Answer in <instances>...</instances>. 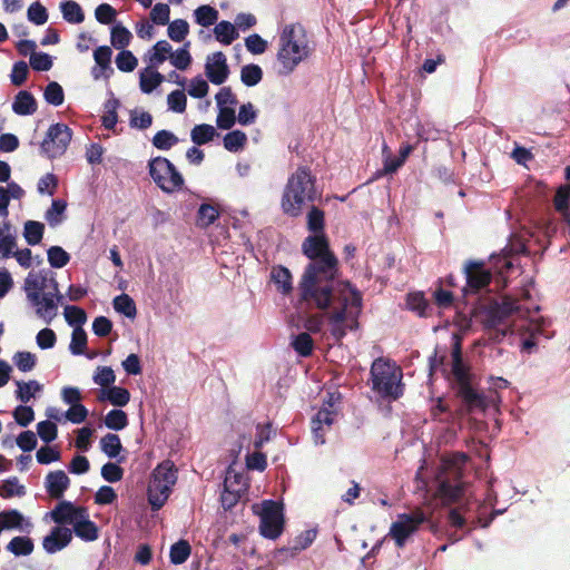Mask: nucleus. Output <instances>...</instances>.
I'll list each match as a JSON object with an SVG mask.
<instances>
[{
	"instance_id": "16",
	"label": "nucleus",
	"mask_w": 570,
	"mask_h": 570,
	"mask_svg": "<svg viewBox=\"0 0 570 570\" xmlns=\"http://www.w3.org/2000/svg\"><path fill=\"white\" fill-rule=\"evenodd\" d=\"M466 286L470 292L476 293L489 286L492 279V273L485 268L483 262L470 261L464 267Z\"/></svg>"
},
{
	"instance_id": "24",
	"label": "nucleus",
	"mask_w": 570,
	"mask_h": 570,
	"mask_svg": "<svg viewBox=\"0 0 570 570\" xmlns=\"http://www.w3.org/2000/svg\"><path fill=\"white\" fill-rule=\"evenodd\" d=\"M570 185H561L554 195L553 205L563 220L570 226Z\"/></svg>"
},
{
	"instance_id": "39",
	"label": "nucleus",
	"mask_w": 570,
	"mask_h": 570,
	"mask_svg": "<svg viewBox=\"0 0 570 570\" xmlns=\"http://www.w3.org/2000/svg\"><path fill=\"white\" fill-rule=\"evenodd\" d=\"M0 523L4 530H20L24 529V518L17 510L3 511L0 513Z\"/></svg>"
},
{
	"instance_id": "54",
	"label": "nucleus",
	"mask_w": 570,
	"mask_h": 570,
	"mask_svg": "<svg viewBox=\"0 0 570 570\" xmlns=\"http://www.w3.org/2000/svg\"><path fill=\"white\" fill-rule=\"evenodd\" d=\"M61 460V450L59 445H42L38 449V464H50Z\"/></svg>"
},
{
	"instance_id": "60",
	"label": "nucleus",
	"mask_w": 570,
	"mask_h": 570,
	"mask_svg": "<svg viewBox=\"0 0 570 570\" xmlns=\"http://www.w3.org/2000/svg\"><path fill=\"white\" fill-rule=\"evenodd\" d=\"M219 216V212L216 207L209 204H202L198 209V225L207 227L212 225Z\"/></svg>"
},
{
	"instance_id": "52",
	"label": "nucleus",
	"mask_w": 570,
	"mask_h": 570,
	"mask_svg": "<svg viewBox=\"0 0 570 570\" xmlns=\"http://www.w3.org/2000/svg\"><path fill=\"white\" fill-rule=\"evenodd\" d=\"M26 494L24 485L19 483L17 478H10L0 487V495L4 499H10L13 497H23Z\"/></svg>"
},
{
	"instance_id": "5",
	"label": "nucleus",
	"mask_w": 570,
	"mask_h": 570,
	"mask_svg": "<svg viewBox=\"0 0 570 570\" xmlns=\"http://www.w3.org/2000/svg\"><path fill=\"white\" fill-rule=\"evenodd\" d=\"M316 197L315 178L308 167L302 166L288 178L282 195L281 207L285 215L298 217L304 205L313 203Z\"/></svg>"
},
{
	"instance_id": "44",
	"label": "nucleus",
	"mask_w": 570,
	"mask_h": 570,
	"mask_svg": "<svg viewBox=\"0 0 570 570\" xmlns=\"http://www.w3.org/2000/svg\"><path fill=\"white\" fill-rule=\"evenodd\" d=\"M114 308L116 312L132 318L137 314V308L134 299L128 294H120L114 298Z\"/></svg>"
},
{
	"instance_id": "41",
	"label": "nucleus",
	"mask_w": 570,
	"mask_h": 570,
	"mask_svg": "<svg viewBox=\"0 0 570 570\" xmlns=\"http://www.w3.org/2000/svg\"><path fill=\"white\" fill-rule=\"evenodd\" d=\"M67 203L62 199H53L51 207L46 212L45 218L51 227L58 226L65 218Z\"/></svg>"
},
{
	"instance_id": "18",
	"label": "nucleus",
	"mask_w": 570,
	"mask_h": 570,
	"mask_svg": "<svg viewBox=\"0 0 570 570\" xmlns=\"http://www.w3.org/2000/svg\"><path fill=\"white\" fill-rule=\"evenodd\" d=\"M72 541V530L68 527L56 525L50 533L42 540V547L46 552L53 554L70 544Z\"/></svg>"
},
{
	"instance_id": "53",
	"label": "nucleus",
	"mask_w": 570,
	"mask_h": 570,
	"mask_svg": "<svg viewBox=\"0 0 570 570\" xmlns=\"http://www.w3.org/2000/svg\"><path fill=\"white\" fill-rule=\"evenodd\" d=\"M87 348V333L82 327H75L69 350L73 355H82Z\"/></svg>"
},
{
	"instance_id": "31",
	"label": "nucleus",
	"mask_w": 570,
	"mask_h": 570,
	"mask_svg": "<svg viewBox=\"0 0 570 570\" xmlns=\"http://www.w3.org/2000/svg\"><path fill=\"white\" fill-rule=\"evenodd\" d=\"M165 80V77L158 72L157 70H151L150 68H146L140 72L139 77V86L140 90L145 94L153 92L161 82Z\"/></svg>"
},
{
	"instance_id": "23",
	"label": "nucleus",
	"mask_w": 570,
	"mask_h": 570,
	"mask_svg": "<svg viewBox=\"0 0 570 570\" xmlns=\"http://www.w3.org/2000/svg\"><path fill=\"white\" fill-rule=\"evenodd\" d=\"M71 530L72 534L75 533L76 537L86 542H92L99 537V528L90 520L88 510L86 514H83V518H80L76 524H73Z\"/></svg>"
},
{
	"instance_id": "10",
	"label": "nucleus",
	"mask_w": 570,
	"mask_h": 570,
	"mask_svg": "<svg viewBox=\"0 0 570 570\" xmlns=\"http://www.w3.org/2000/svg\"><path fill=\"white\" fill-rule=\"evenodd\" d=\"M72 137L71 129L61 122L51 125L40 144L41 151L49 158H56L65 154Z\"/></svg>"
},
{
	"instance_id": "36",
	"label": "nucleus",
	"mask_w": 570,
	"mask_h": 570,
	"mask_svg": "<svg viewBox=\"0 0 570 570\" xmlns=\"http://www.w3.org/2000/svg\"><path fill=\"white\" fill-rule=\"evenodd\" d=\"M216 135V129L208 124L196 125L190 131L191 141L198 146L212 141Z\"/></svg>"
},
{
	"instance_id": "21",
	"label": "nucleus",
	"mask_w": 570,
	"mask_h": 570,
	"mask_svg": "<svg viewBox=\"0 0 570 570\" xmlns=\"http://www.w3.org/2000/svg\"><path fill=\"white\" fill-rule=\"evenodd\" d=\"M171 487L160 482L159 480L153 478L150 479L147 489V495L148 502L154 511H157L164 507L171 493Z\"/></svg>"
},
{
	"instance_id": "47",
	"label": "nucleus",
	"mask_w": 570,
	"mask_h": 570,
	"mask_svg": "<svg viewBox=\"0 0 570 570\" xmlns=\"http://www.w3.org/2000/svg\"><path fill=\"white\" fill-rule=\"evenodd\" d=\"M43 98L49 105L55 107L61 106L65 101L62 87L57 81L49 82L43 89Z\"/></svg>"
},
{
	"instance_id": "50",
	"label": "nucleus",
	"mask_w": 570,
	"mask_h": 570,
	"mask_svg": "<svg viewBox=\"0 0 570 570\" xmlns=\"http://www.w3.org/2000/svg\"><path fill=\"white\" fill-rule=\"evenodd\" d=\"M119 105H120V102L116 98L109 99L105 104L106 112L101 117V124L106 129L111 130L116 127V125L118 122L117 109H118Z\"/></svg>"
},
{
	"instance_id": "8",
	"label": "nucleus",
	"mask_w": 570,
	"mask_h": 570,
	"mask_svg": "<svg viewBox=\"0 0 570 570\" xmlns=\"http://www.w3.org/2000/svg\"><path fill=\"white\" fill-rule=\"evenodd\" d=\"M149 175L155 184L165 193L179 190L184 185L181 174L174 164L165 157H155L149 160Z\"/></svg>"
},
{
	"instance_id": "46",
	"label": "nucleus",
	"mask_w": 570,
	"mask_h": 570,
	"mask_svg": "<svg viewBox=\"0 0 570 570\" xmlns=\"http://www.w3.org/2000/svg\"><path fill=\"white\" fill-rule=\"evenodd\" d=\"M246 142V134L238 129L227 132L224 137V147L230 153H237L243 149Z\"/></svg>"
},
{
	"instance_id": "40",
	"label": "nucleus",
	"mask_w": 570,
	"mask_h": 570,
	"mask_svg": "<svg viewBox=\"0 0 570 570\" xmlns=\"http://www.w3.org/2000/svg\"><path fill=\"white\" fill-rule=\"evenodd\" d=\"M191 553L188 541L179 540L170 547L169 559L173 564H181L187 561Z\"/></svg>"
},
{
	"instance_id": "49",
	"label": "nucleus",
	"mask_w": 570,
	"mask_h": 570,
	"mask_svg": "<svg viewBox=\"0 0 570 570\" xmlns=\"http://www.w3.org/2000/svg\"><path fill=\"white\" fill-rule=\"evenodd\" d=\"M14 556H28L33 551V542L30 538L14 537L7 546Z\"/></svg>"
},
{
	"instance_id": "29",
	"label": "nucleus",
	"mask_w": 570,
	"mask_h": 570,
	"mask_svg": "<svg viewBox=\"0 0 570 570\" xmlns=\"http://www.w3.org/2000/svg\"><path fill=\"white\" fill-rule=\"evenodd\" d=\"M271 278L275 283L277 291L282 294H289L293 289L292 274L288 268L278 265L272 268Z\"/></svg>"
},
{
	"instance_id": "9",
	"label": "nucleus",
	"mask_w": 570,
	"mask_h": 570,
	"mask_svg": "<svg viewBox=\"0 0 570 570\" xmlns=\"http://www.w3.org/2000/svg\"><path fill=\"white\" fill-rule=\"evenodd\" d=\"M259 518V533L264 538L276 540L282 535L285 525L283 503L274 500H264Z\"/></svg>"
},
{
	"instance_id": "17",
	"label": "nucleus",
	"mask_w": 570,
	"mask_h": 570,
	"mask_svg": "<svg viewBox=\"0 0 570 570\" xmlns=\"http://www.w3.org/2000/svg\"><path fill=\"white\" fill-rule=\"evenodd\" d=\"M205 72L212 83H224L229 75L226 56L222 51H216L209 56L205 65Z\"/></svg>"
},
{
	"instance_id": "45",
	"label": "nucleus",
	"mask_w": 570,
	"mask_h": 570,
	"mask_svg": "<svg viewBox=\"0 0 570 570\" xmlns=\"http://www.w3.org/2000/svg\"><path fill=\"white\" fill-rule=\"evenodd\" d=\"M263 79V70L258 65L249 63L242 68L240 80L247 87H254Z\"/></svg>"
},
{
	"instance_id": "58",
	"label": "nucleus",
	"mask_w": 570,
	"mask_h": 570,
	"mask_svg": "<svg viewBox=\"0 0 570 570\" xmlns=\"http://www.w3.org/2000/svg\"><path fill=\"white\" fill-rule=\"evenodd\" d=\"M178 142V138L168 130H159L153 138V145L160 150H168Z\"/></svg>"
},
{
	"instance_id": "25",
	"label": "nucleus",
	"mask_w": 570,
	"mask_h": 570,
	"mask_svg": "<svg viewBox=\"0 0 570 570\" xmlns=\"http://www.w3.org/2000/svg\"><path fill=\"white\" fill-rule=\"evenodd\" d=\"M245 489L233 488L232 475L228 473L224 481V491L220 495V502L224 510L233 509L242 498Z\"/></svg>"
},
{
	"instance_id": "28",
	"label": "nucleus",
	"mask_w": 570,
	"mask_h": 570,
	"mask_svg": "<svg viewBox=\"0 0 570 570\" xmlns=\"http://www.w3.org/2000/svg\"><path fill=\"white\" fill-rule=\"evenodd\" d=\"M151 478L173 488L177 481V469L171 461H163L153 471Z\"/></svg>"
},
{
	"instance_id": "35",
	"label": "nucleus",
	"mask_w": 570,
	"mask_h": 570,
	"mask_svg": "<svg viewBox=\"0 0 570 570\" xmlns=\"http://www.w3.org/2000/svg\"><path fill=\"white\" fill-rule=\"evenodd\" d=\"M307 229L313 234H325V213L316 206H312L306 216Z\"/></svg>"
},
{
	"instance_id": "55",
	"label": "nucleus",
	"mask_w": 570,
	"mask_h": 570,
	"mask_svg": "<svg viewBox=\"0 0 570 570\" xmlns=\"http://www.w3.org/2000/svg\"><path fill=\"white\" fill-rule=\"evenodd\" d=\"M47 255L48 262L53 268H62L70 261V255L60 246H51L47 250Z\"/></svg>"
},
{
	"instance_id": "15",
	"label": "nucleus",
	"mask_w": 570,
	"mask_h": 570,
	"mask_svg": "<svg viewBox=\"0 0 570 570\" xmlns=\"http://www.w3.org/2000/svg\"><path fill=\"white\" fill-rule=\"evenodd\" d=\"M316 533L312 530H306L288 542L287 546L276 549L273 553V559L278 563H284L287 560L295 558L301 551L308 548L314 541Z\"/></svg>"
},
{
	"instance_id": "4",
	"label": "nucleus",
	"mask_w": 570,
	"mask_h": 570,
	"mask_svg": "<svg viewBox=\"0 0 570 570\" xmlns=\"http://www.w3.org/2000/svg\"><path fill=\"white\" fill-rule=\"evenodd\" d=\"M362 303V293L350 282H342L331 288L328 305L317 307L323 311L333 308L328 314V321L332 324L331 334L336 342H341L346 335L344 323L347 321V307L351 306L352 309L356 308L361 312Z\"/></svg>"
},
{
	"instance_id": "14",
	"label": "nucleus",
	"mask_w": 570,
	"mask_h": 570,
	"mask_svg": "<svg viewBox=\"0 0 570 570\" xmlns=\"http://www.w3.org/2000/svg\"><path fill=\"white\" fill-rule=\"evenodd\" d=\"M332 400L333 395L330 396V400L312 419V432L317 444H323L325 442V429H330L337 416V411L333 409L334 403Z\"/></svg>"
},
{
	"instance_id": "20",
	"label": "nucleus",
	"mask_w": 570,
	"mask_h": 570,
	"mask_svg": "<svg viewBox=\"0 0 570 570\" xmlns=\"http://www.w3.org/2000/svg\"><path fill=\"white\" fill-rule=\"evenodd\" d=\"M112 50L109 46H100L94 51L96 66L91 69V76L95 80L100 78L109 79L114 73L111 67Z\"/></svg>"
},
{
	"instance_id": "22",
	"label": "nucleus",
	"mask_w": 570,
	"mask_h": 570,
	"mask_svg": "<svg viewBox=\"0 0 570 570\" xmlns=\"http://www.w3.org/2000/svg\"><path fill=\"white\" fill-rule=\"evenodd\" d=\"M454 382L458 386L471 383L470 368L463 363L460 344H455L452 351V370Z\"/></svg>"
},
{
	"instance_id": "33",
	"label": "nucleus",
	"mask_w": 570,
	"mask_h": 570,
	"mask_svg": "<svg viewBox=\"0 0 570 570\" xmlns=\"http://www.w3.org/2000/svg\"><path fill=\"white\" fill-rule=\"evenodd\" d=\"M218 14V11L208 4L199 6L194 11L196 23L206 28L217 23Z\"/></svg>"
},
{
	"instance_id": "2",
	"label": "nucleus",
	"mask_w": 570,
	"mask_h": 570,
	"mask_svg": "<svg viewBox=\"0 0 570 570\" xmlns=\"http://www.w3.org/2000/svg\"><path fill=\"white\" fill-rule=\"evenodd\" d=\"M468 460L464 452H454L442 458L436 474V493L443 504L456 503L464 497L466 482L463 481V475Z\"/></svg>"
},
{
	"instance_id": "61",
	"label": "nucleus",
	"mask_w": 570,
	"mask_h": 570,
	"mask_svg": "<svg viewBox=\"0 0 570 570\" xmlns=\"http://www.w3.org/2000/svg\"><path fill=\"white\" fill-rule=\"evenodd\" d=\"M57 436L58 428L55 422L49 420L38 422V438H40L45 443L55 441Z\"/></svg>"
},
{
	"instance_id": "3",
	"label": "nucleus",
	"mask_w": 570,
	"mask_h": 570,
	"mask_svg": "<svg viewBox=\"0 0 570 570\" xmlns=\"http://www.w3.org/2000/svg\"><path fill=\"white\" fill-rule=\"evenodd\" d=\"M311 47L305 28L301 23L286 24L279 35L277 61L278 73L288 76L311 55Z\"/></svg>"
},
{
	"instance_id": "37",
	"label": "nucleus",
	"mask_w": 570,
	"mask_h": 570,
	"mask_svg": "<svg viewBox=\"0 0 570 570\" xmlns=\"http://www.w3.org/2000/svg\"><path fill=\"white\" fill-rule=\"evenodd\" d=\"M12 109L17 115H30L35 110L33 96L28 91H20L12 104Z\"/></svg>"
},
{
	"instance_id": "43",
	"label": "nucleus",
	"mask_w": 570,
	"mask_h": 570,
	"mask_svg": "<svg viewBox=\"0 0 570 570\" xmlns=\"http://www.w3.org/2000/svg\"><path fill=\"white\" fill-rule=\"evenodd\" d=\"M16 246L14 237L10 233V225H0V258H7L12 254Z\"/></svg>"
},
{
	"instance_id": "63",
	"label": "nucleus",
	"mask_w": 570,
	"mask_h": 570,
	"mask_svg": "<svg viewBox=\"0 0 570 570\" xmlns=\"http://www.w3.org/2000/svg\"><path fill=\"white\" fill-rule=\"evenodd\" d=\"M218 108H234L238 104L230 87H223L215 96Z\"/></svg>"
},
{
	"instance_id": "27",
	"label": "nucleus",
	"mask_w": 570,
	"mask_h": 570,
	"mask_svg": "<svg viewBox=\"0 0 570 570\" xmlns=\"http://www.w3.org/2000/svg\"><path fill=\"white\" fill-rule=\"evenodd\" d=\"M98 400L109 401L112 405L122 407L130 401V393L127 389L120 386H110L108 390H101Z\"/></svg>"
},
{
	"instance_id": "48",
	"label": "nucleus",
	"mask_w": 570,
	"mask_h": 570,
	"mask_svg": "<svg viewBox=\"0 0 570 570\" xmlns=\"http://www.w3.org/2000/svg\"><path fill=\"white\" fill-rule=\"evenodd\" d=\"M105 424L110 430L120 431L128 425V416L125 411L115 409L105 416Z\"/></svg>"
},
{
	"instance_id": "34",
	"label": "nucleus",
	"mask_w": 570,
	"mask_h": 570,
	"mask_svg": "<svg viewBox=\"0 0 570 570\" xmlns=\"http://www.w3.org/2000/svg\"><path fill=\"white\" fill-rule=\"evenodd\" d=\"M63 19L69 23H81L85 20V13L81 6L72 0H68L60 6Z\"/></svg>"
},
{
	"instance_id": "13",
	"label": "nucleus",
	"mask_w": 570,
	"mask_h": 570,
	"mask_svg": "<svg viewBox=\"0 0 570 570\" xmlns=\"http://www.w3.org/2000/svg\"><path fill=\"white\" fill-rule=\"evenodd\" d=\"M88 509L82 505H76L71 501L62 500L57 503V505L45 515V520L50 518L59 527L72 525L76 522L83 518L86 511Z\"/></svg>"
},
{
	"instance_id": "56",
	"label": "nucleus",
	"mask_w": 570,
	"mask_h": 570,
	"mask_svg": "<svg viewBox=\"0 0 570 570\" xmlns=\"http://www.w3.org/2000/svg\"><path fill=\"white\" fill-rule=\"evenodd\" d=\"M116 66L122 72H131L136 69L138 65V59L135 55L129 50H120V52L116 56Z\"/></svg>"
},
{
	"instance_id": "26",
	"label": "nucleus",
	"mask_w": 570,
	"mask_h": 570,
	"mask_svg": "<svg viewBox=\"0 0 570 570\" xmlns=\"http://www.w3.org/2000/svg\"><path fill=\"white\" fill-rule=\"evenodd\" d=\"M458 396L463 401V403L471 409H484L485 401L484 396L476 392L472 384H465L463 386H458L456 389Z\"/></svg>"
},
{
	"instance_id": "62",
	"label": "nucleus",
	"mask_w": 570,
	"mask_h": 570,
	"mask_svg": "<svg viewBox=\"0 0 570 570\" xmlns=\"http://www.w3.org/2000/svg\"><path fill=\"white\" fill-rule=\"evenodd\" d=\"M407 305L410 309L416 312L420 316H428V309L430 308V304L424 298L423 294H410L407 297Z\"/></svg>"
},
{
	"instance_id": "7",
	"label": "nucleus",
	"mask_w": 570,
	"mask_h": 570,
	"mask_svg": "<svg viewBox=\"0 0 570 570\" xmlns=\"http://www.w3.org/2000/svg\"><path fill=\"white\" fill-rule=\"evenodd\" d=\"M372 390L383 399L397 400L403 395L402 371L394 362L377 357L371 365Z\"/></svg>"
},
{
	"instance_id": "64",
	"label": "nucleus",
	"mask_w": 570,
	"mask_h": 570,
	"mask_svg": "<svg viewBox=\"0 0 570 570\" xmlns=\"http://www.w3.org/2000/svg\"><path fill=\"white\" fill-rule=\"evenodd\" d=\"M116 381V375L110 366H99L94 375V382L101 387H109Z\"/></svg>"
},
{
	"instance_id": "12",
	"label": "nucleus",
	"mask_w": 570,
	"mask_h": 570,
	"mask_svg": "<svg viewBox=\"0 0 570 570\" xmlns=\"http://www.w3.org/2000/svg\"><path fill=\"white\" fill-rule=\"evenodd\" d=\"M425 521L422 511L399 514L397 520L391 524L389 535L395 541L397 548H403L406 540L417 531Z\"/></svg>"
},
{
	"instance_id": "57",
	"label": "nucleus",
	"mask_w": 570,
	"mask_h": 570,
	"mask_svg": "<svg viewBox=\"0 0 570 570\" xmlns=\"http://www.w3.org/2000/svg\"><path fill=\"white\" fill-rule=\"evenodd\" d=\"M168 37L176 42L183 41L189 32V24L184 19H176L168 24Z\"/></svg>"
},
{
	"instance_id": "19",
	"label": "nucleus",
	"mask_w": 570,
	"mask_h": 570,
	"mask_svg": "<svg viewBox=\"0 0 570 570\" xmlns=\"http://www.w3.org/2000/svg\"><path fill=\"white\" fill-rule=\"evenodd\" d=\"M43 485L49 498L60 500L70 487V479L63 470L50 471Z\"/></svg>"
},
{
	"instance_id": "38",
	"label": "nucleus",
	"mask_w": 570,
	"mask_h": 570,
	"mask_svg": "<svg viewBox=\"0 0 570 570\" xmlns=\"http://www.w3.org/2000/svg\"><path fill=\"white\" fill-rule=\"evenodd\" d=\"M101 451L110 459L118 458L120 451L122 450V444L119 435L114 433H108L100 440Z\"/></svg>"
},
{
	"instance_id": "11",
	"label": "nucleus",
	"mask_w": 570,
	"mask_h": 570,
	"mask_svg": "<svg viewBox=\"0 0 570 570\" xmlns=\"http://www.w3.org/2000/svg\"><path fill=\"white\" fill-rule=\"evenodd\" d=\"M60 298L56 279L47 278V276L40 273L38 275V314L43 317H53L57 312L56 301Z\"/></svg>"
},
{
	"instance_id": "51",
	"label": "nucleus",
	"mask_w": 570,
	"mask_h": 570,
	"mask_svg": "<svg viewBox=\"0 0 570 570\" xmlns=\"http://www.w3.org/2000/svg\"><path fill=\"white\" fill-rule=\"evenodd\" d=\"M66 322L70 326L82 327L87 322V314L83 308L75 305H67L63 311Z\"/></svg>"
},
{
	"instance_id": "32",
	"label": "nucleus",
	"mask_w": 570,
	"mask_h": 570,
	"mask_svg": "<svg viewBox=\"0 0 570 570\" xmlns=\"http://www.w3.org/2000/svg\"><path fill=\"white\" fill-rule=\"evenodd\" d=\"M291 346L299 356L308 357L313 353L314 341L308 333L302 332L293 337Z\"/></svg>"
},
{
	"instance_id": "1",
	"label": "nucleus",
	"mask_w": 570,
	"mask_h": 570,
	"mask_svg": "<svg viewBox=\"0 0 570 570\" xmlns=\"http://www.w3.org/2000/svg\"><path fill=\"white\" fill-rule=\"evenodd\" d=\"M303 254L312 262L307 264L299 281L301 299L315 307L328 305L331 288L340 281L338 259L330 249L325 234L307 236L302 244Z\"/></svg>"
},
{
	"instance_id": "6",
	"label": "nucleus",
	"mask_w": 570,
	"mask_h": 570,
	"mask_svg": "<svg viewBox=\"0 0 570 570\" xmlns=\"http://www.w3.org/2000/svg\"><path fill=\"white\" fill-rule=\"evenodd\" d=\"M513 314L521 315V307L517 299L503 296L491 302L482 313V323L489 331V340L500 343L508 334L512 333L509 318Z\"/></svg>"
},
{
	"instance_id": "30",
	"label": "nucleus",
	"mask_w": 570,
	"mask_h": 570,
	"mask_svg": "<svg viewBox=\"0 0 570 570\" xmlns=\"http://www.w3.org/2000/svg\"><path fill=\"white\" fill-rule=\"evenodd\" d=\"M214 35L217 41L228 46L239 37L236 27L226 20H223L215 24Z\"/></svg>"
},
{
	"instance_id": "42",
	"label": "nucleus",
	"mask_w": 570,
	"mask_h": 570,
	"mask_svg": "<svg viewBox=\"0 0 570 570\" xmlns=\"http://www.w3.org/2000/svg\"><path fill=\"white\" fill-rule=\"evenodd\" d=\"M131 39L132 35L126 27L116 24L111 29L110 42L114 48L122 50L129 46Z\"/></svg>"
},
{
	"instance_id": "59",
	"label": "nucleus",
	"mask_w": 570,
	"mask_h": 570,
	"mask_svg": "<svg viewBox=\"0 0 570 570\" xmlns=\"http://www.w3.org/2000/svg\"><path fill=\"white\" fill-rule=\"evenodd\" d=\"M88 413L87 407L82 403L73 404L63 413V421L80 424L86 421Z\"/></svg>"
}]
</instances>
